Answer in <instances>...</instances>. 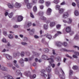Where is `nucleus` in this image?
Masks as SVG:
<instances>
[{
  "instance_id": "obj_1",
  "label": "nucleus",
  "mask_w": 79,
  "mask_h": 79,
  "mask_svg": "<svg viewBox=\"0 0 79 79\" xmlns=\"http://www.w3.org/2000/svg\"><path fill=\"white\" fill-rule=\"evenodd\" d=\"M48 60L49 63L50 64L52 68H54L55 66V64H52V63H53L54 62V60L53 59H48Z\"/></svg>"
},
{
  "instance_id": "obj_2",
  "label": "nucleus",
  "mask_w": 79,
  "mask_h": 79,
  "mask_svg": "<svg viewBox=\"0 0 79 79\" xmlns=\"http://www.w3.org/2000/svg\"><path fill=\"white\" fill-rule=\"evenodd\" d=\"M45 70L44 69H43L41 71V76H43V77H47V75L45 74V73H44V72H45Z\"/></svg>"
},
{
  "instance_id": "obj_3",
  "label": "nucleus",
  "mask_w": 79,
  "mask_h": 79,
  "mask_svg": "<svg viewBox=\"0 0 79 79\" xmlns=\"http://www.w3.org/2000/svg\"><path fill=\"white\" fill-rule=\"evenodd\" d=\"M52 12V9L50 8H48L46 12V14L47 15H51V12Z\"/></svg>"
},
{
  "instance_id": "obj_4",
  "label": "nucleus",
  "mask_w": 79,
  "mask_h": 79,
  "mask_svg": "<svg viewBox=\"0 0 79 79\" xmlns=\"http://www.w3.org/2000/svg\"><path fill=\"white\" fill-rule=\"evenodd\" d=\"M21 6V4L18 2H16L15 5V8H20Z\"/></svg>"
},
{
  "instance_id": "obj_5",
  "label": "nucleus",
  "mask_w": 79,
  "mask_h": 79,
  "mask_svg": "<svg viewBox=\"0 0 79 79\" xmlns=\"http://www.w3.org/2000/svg\"><path fill=\"white\" fill-rule=\"evenodd\" d=\"M23 17L19 15L18 16L17 20L19 22H20V21H23Z\"/></svg>"
},
{
  "instance_id": "obj_6",
  "label": "nucleus",
  "mask_w": 79,
  "mask_h": 79,
  "mask_svg": "<svg viewBox=\"0 0 79 79\" xmlns=\"http://www.w3.org/2000/svg\"><path fill=\"white\" fill-rule=\"evenodd\" d=\"M68 13L67 12H66L63 14V18L64 19H66V18H68Z\"/></svg>"
},
{
  "instance_id": "obj_7",
  "label": "nucleus",
  "mask_w": 79,
  "mask_h": 79,
  "mask_svg": "<svg viewBox=\"0 0 79 79\" xmlns=\"http://www.w3.org/2000/svg\"><path fill=\"white\" fill-rule=\"evenodd\" d=\"M0 69L2 71H6L8 70V69L7 68L3 66H1V67L0 68Z\"/></svg>"
},
{
  "instance_id": "obj_8",
  "label": "nucleus",
  "mask_w": 79,
  "mask_h": 79,
  "mask_svg": "<svg viewBox=\"0 0 79 79\" xmlns=\"http://www.w3.org/2000/svg\"><path fill=\"white\" fill-rule=\"evenodd\" d=\"M32 3H28L27 5V6L28 9H31L32 8Z\"/></svg>"
},
{
  "instance_id": "obj_9",
  "label": "nucleus",
  "mask_w": 79,
  "mask_h": 79,
  "mask_svg": "<svg viewBox=\"0 0 79 79\" xmlns=\"http://www.w3.org/2000/svg\"><path fill=\"white\" fill-rule=\"evenodd\" d=\"M60 34H61V32L60 31H57V33L55 34V35L54 36L53 38H56L58 35Z\"/></svg>"
},
{
  "instance_id": "obj_10",
  "label": "nucleus",
  "mask_w": 79,
  "mask_h": 79,
  "mask_svg": "<svg viewBox=\"0 0 79 79\" xmlns=\"http://www.w3.org/2000/svg\"><path fill=\"white\" fill-rule=\"evenodd\" d=\"M56 44L57 47H60L62 45H63V43H62L60 41H58L56 42Z\"/></svg>"
},
{
  "instance_id": "obj_11",
  "label": "nucleus",
  "mask_w": 79,
  "mask_h": 79,
  "mask_svg": "<svg viewBox=\"0 0 79 79\" xmlns=\"http://www.w3.org/2000/svg\"><path fill=\"white\" fill-rule=\"evenodd\" d=\"M24 74L27 76H29L31 74V72L29 71H27L24 73Z\"/></svg>"
},
{
  "instance_id": "obj_12",
  "label": "nucleus",
  "mask_w": 79,
  "mask_h": 79,
  "mask_svg": "<svg viewBox=\"0 0 79 79\" xmlns=\"http://www.w3.org/2000/svg\"><path fill=\"white\" fill-rule=\"evenodd\" d=\"M42 57L43 59H44L45 60H48V57L45 55H43L42 56Z\"/></svg>"
},
{
  "instance_id": "obj_13",
  "label": "nucleus",
  "mask_w": 79,
  "mask_h": 79,
  "mask_svg": "<svg viewBox=\"0 0 79 79\" xmlns=\"http://www.w3.org/2000/svg\"><path fill=\"white\" fill-rule=\"evenodd\" d=\"M71 28L70 27H68L66 28V31L67 32H71Z\"/></svg>"
},
{
  "instance_id": "obj_14",
  "label": "nucleus",
  "mask_w": 79,
  "mask_h": 79,
  "mask_svg": "<svg viewBox=\"0 0 79 79\" xmlns=\"http://www.w3.org/2000/svg\"><path fill=\"white\" fill-rule=\"evenodd\" d=\"M6 58L8 59V60H11V59H12V56L8 54L6 55Z\"/></svg>"
},
{
  "instance_id": "obj_15",
  "label": "nucleus",
  "mask_w": 79,
  "mask_h": 79,
  "mask_svg": "<svg viewBox=\"0 0 79 79\" xmlns=\"http://www.w3.org/2000/svg\"><path fill=\"white\" fill-rule=\"evenodd\" d=\"M7 6L9 8H10L11 9H13L14 8V6L10 4L9 3L7 5Z\"/></svg>"
},
{
  "instance_id": "obj_16",
  "label": "nucleus",
  "mask_w": 79,
  "mask_h": 79,
  "mask_svg": "<svg viewBox=\"0 0 79 79\" xmlns=\"http://www.w3.org/2000/svg\"><path fill=\"white\" fill-rule=\"evenodd\" d=\"M46 70L48 73H50L52 71V69L50 66H48V67L46 68Z\"/></svg>"
},
{
  "instance_id": "obj_17",
  "label": "nucleus",
  "mask_w": 79,
  "mask_h": 79,
  "mask_svg": "<svg viewBox=\"0 0 79 79\" xmlns=\"http://www.w3.org/2000/svg\"><path fill=\"white\" fill-rule=\"evenodd\" d=\"M43 51L45 53H48L49 49H48V48H44L43 49Z\"/></svg>"
},
{
  "instance_id": "obj_18",
  "label": "nucleus",
  "mask_w": 79,
  "mask_h": 79,
  "mask_svg": "<svg viewBox=\"0 0 79 79\" xmlns=\"http://www.w3.org/2000/svg\"><path fill=\"white\" fill-rule=\"evenodd\" d=\"M64 9H59V13L60 14L63 13L64 11Z\"/></svg>"
},
{
  "instance_id": "obj_19",
  "label": "nucleus",
  "mask_w": 79,
  "mask_h": 79,
  "mask_svg": "<svg viewBox=\"0 0 79 79\" xmlns=\"http://www.w3.org/2000/svg\"><path fill=\"white\" fill-rule=\"evenodd\" d=\"M74 13L75 15L76 16H78L79 15V12H78V11L77 10H75Z\"/></svg>"
},
{
  "instance_id": "obj_20",
  "label": "nucleus",
  "mask_w": 79,
  "mask_h": 79,
  "mask_svg": "<svg viewBox=\"0 0 79 79\" xmlns=\"http://www.w3.org/2000/svg\"><path fill=\"white\" fill-rule=\"evenodd\" d=\"M40 18L41 19H42V20H43L44 21H46V20H47V18H46V17L44 16H41Z\"/></svg>"
},
{
  "instance_id": "obj_21",
  "label": "nucleus",
  "mask_w": 79,
  "mask_h": 79,
  "mask_svg": "<svg viewBox=\"0 0 79 79\" xmlns=\"http://www.w3.org/2000/svg\"><path fill=\"white\" fill-rule=\"evenodd\" d=\"M67 21L68 24H71L72 23V19L70 18L68 19Z\"/></svg>"
},
{
  "instance_id": "obj_22",
  "label": "nucleus",
  "mask_w": 79,
  "mask_h": 79,
  "mask_svg": "<svg viewBox=\"0 0 79 79\" xmlns=\"http://www.w3.org/2000/svg\"><path fill=\"white\" fill-rule=\"evenodd\" d=\"M13 13L11 12L8 15V16L10 18H11L13 17Z\"/></svg>"
},
{
  "instance_id": "obj_23",
  "label": "nucleus",
  "mask_w": 79,
  "mask_h": 79,
  "mask_svg": "<svg viewBox=\"0 0 79 79\" xmlns=\"http://www.w3.org/2000/svg\"><path fill=\"white\" fill-rule=\"evenodd\" d=\"M24 62V60L23 59H21L19 61V63L20 64Z\"/></svg>"
},
{
  "instance_id": "obj_24",
  "label": "nucleus",
  "mask_w": 79,
  "mask_h": 79,
  "mask_svg": "<svg viewBox=\"0 0 79 79\" xmlns=\"http://www.w3.org/2000/svg\"><path fill=\"white\" fill-rule=\"evenodd\" d=\"M37 8L36 6H35L33 7V11L35 12L37 11Z\"/></svg>"
},
{
  "instance_id": "obj_25",
  "label": "nucleus",
  "mask_w": 79,
  "mask_h": 79,
  "mask_svg": "<svg viewBox=\"0 0 79 79\" xmlns=\"http://www.w3.org/2000/svg\"><path fill=\"white\" fill-rule=\"evenodd\" d=\"M55 22H52L50 23V26H51V27H53V26H55Z\"/></svg>"
},
{
  "instance_id": "obj_26",
  "label": "nucleus",
  "mask_w": 79,
  "mask_h": 79,
  "mask_svg": "<svg viewBox=\"0 0 79 79\" xmlns=\"http://www.w3.org/2000/svg\"><path fill=\"white\" fill-rule=\"evenodd\" d=\"M20 72L19 70H17V71H16V75H17V76H18V75H19V74H20Z\"/></svg>"
},
{
  "instance_id": "obj_27",
  "label": "nucleus",
  "mask_w": 79,
  "mask_h": 79,
  "mask_svg": "<svg viewBox=\"0 0 79 79\" xmlns=\"http://www.w3.org/2000/svg\"><path fill=\"white\" fill-rule=\"evenodd\" d=\"M62 45L64 47H66V46L68 45V43H67L66 42H64L63 43H62Z\"/></svg>"
},
{
  "instance_id": "obj_28",
  "label": "nucleus",
  "mask_w": 79,
  "mask_h": 79,
  "mask_svg": "<svg viewBox=\"0 0 79 79\" xmlns=\"http://www.w3.org/2000/svg\"><path fill=\"white\" fill-rule=\"evenodd\" d=\"M21 56L22 57H24V52H22L20 53Z\"/></svg>"
},
{
  "instance_id": "obj_29",
  "label": "nucleus",
  "mask_w": 79,
  "mask_h": 79,
  "mask_svg": "<svg viewBox=\"0 0 79 79\" xmlns=\"http://www.w3.org/2000/svg\"><path fill=\"white\" fill-rule=\"evenodd\" d=\"M7 64V66H8L9 67H10L11 68H12L13 66V64L11 63H8Z\"/></svg>"
},
{
  "instance_id": "obj_30",
  "label": "nucleus",
  "mask_w": 79,
  "mask_h": 79,
  "mask_svg": "<svg viewBox=\"0 0 79 79\" xmlns=\"http://www.w3.org/2000/svg\"><path fill=\"white\" fill-rule=\"evenodd\" d=\"M47 37L49 39H52V35H48L47 36Z\"/></svg>"
},
{
  "instance_id": "obj_31",
  "label": "nucleus",
  "mask_w": 79,
  "mask_h": 79,
  "mask_svg": "<svg viewBox=\"0 0 79 79\" xmlns=\"http://www.w3.org/2000/svg\"><path fill=\"white\" fill-rule=\"evenodd\" d=\"M2 42H4V43H6V39L3 38L2 40Z\"/></svg>"
},
{
  "instance_id": "obj_32",
  "label": "nucleus",
  "mask_w": 79,
  "mask_h": 79,
  "mask_svg": "<svg viewBox=\"0 0 79 79\" xmlns=\"http://www.w3.org/2000/svg\"><path fill=\"white\" fill-rule=\"evenodd\" d=\"M8 37L9 39H12L13 38V35L11 34L9 35Z\"/></svg>"
},
{
  "instance_id": "obj_33",
  "label": "nucleus",
  "mask_w": 79,
  "mask_h": 79,
  "mask_svg": "<svg viewBox=\"0 0 79 79\" xmlns=\"http://www.w3.org/2000/svg\"><path fill=\"white\" fill-rule=\"evenodd\" d=\"M61 50L62 52H69L68 50L64 48H62Z\"/></svg>"
},
{
  "instance_id": "obj_34",
  "label": "nucleus",
  "mask_w": 79,
  "mask_h": 79,
  "mask_svg": "<svg viewBox=\"0 0 79 79\" xmlns=\"http://www.w3.org/2000/svg\"><path fill=\"white\" fill-rule=\"evenodd\" d=\"M46 5L47 6H48L50 5V2H46Z\"/></svg>"
},
{
  "instance_id": "obj_35",
  "label": "nucleus",
  "mask_w": 79,
  "mask_h": 79,
  "mask_svg": "<svg viewBox=\"0 0 79 79\" xmlns=\"http://www.w3.org/2000/svg\"><path fill=\"white\" fill-rule=\"evenodd\" d=\"M44 12L42 11H40L39 13V14L40 16H42V15H44Z\"/></svg>"
},
{
  "instance_id": "obj_36",
  "label": "nucleus",
  "mask_w": 79,
  "mask_h": 79,
  "mask_svg": "<svg viewBox=\"0 0 79 79\" xmlns=\"http://www.w3.org/2000/svg\"><path fill=\"white\" fill-rule=\"evenodd\" d=\"M60 71H61V73H62L63 76H64V72L63 71V70L62 69H61V68H60Z\"/></svg>"
},
{
  "instance_id": "obj_37",
  "label": "nucleus",
  "mask_w": 79,
  "mask_h": 79,
  "mask_svg": "<svg viewBox=\"0 0 79 79\" xmlns=\"http://www.w3.org/2000/svg\"><path fill=\"white\" fill-rule=\"evenodd\" d=\"M8 79H15L13 77H12V76H8L7 77Z\"/></svg>"
},
{
  "instance_id": "obj_38",
  "label": "nucleus",
  "mask_w": 79,
  "mask_h": 79,
  "mask_svg": "<svg viewBox=\"0 0 79 79\" xmlns=\"http://www.w3.org/2000/svg\"><path fill=\"white\" fill-rule=\"evenodd\" d=\"M21 44L22 45H27V43L24 42H21Z\"/></svg>"
},
{
  "instance_id": "obj_39",
  "label": "nucleus",
  "mask_w": 79,
  "mask_h": 79,
  "mask_svg": "<svg viewBox=\"0 0 79 79\" xmlns=\"http://www.w3.org/2000/svg\"><path fill=\"white\" fill-rule=\"evenodd\" d=\"M3 34L4 35H5V36H6V35H8L7 34V32L6 31H4L3 32Z\"/></svg>"
},
{
  "instance_id": "obj_40",
  "label": "nucleus",
  "mask_w": 79,
  "mask_h": 79,
  "mask_svg": "<svg viewBox=\"0 0 79 79\" xmlns=\"http://www.w3.org/2000/svg\"><path fill=\"white\" fill-rule=\"evenodd\" d=\"M44 28L45 29H48V25H44Z\"/></svg>"
},
{
  "instance_id": "obj_41",
  "label": "nucleus",
  "mask_w": 79,
  "mask_h": 79,
  "mask_svg": "<svg viewBox=\"0 0 79 79\" xmlns=\"http://www.w3.org/2000/svg\"><path fill=\"white\" fill-rule=\"evenodd\" d=\"M31 22H28L27 23V26H28V27H29V26H31Z\"/></svg>"
},
{
  "instance_id": "obj_42",
  "label": "nucleus",
  "mask_w": 79,
  "mask_h": 79,
  "mask_svg": "<svg viewBox=\"0 0 79 79\" xmlns=\"http://www.w3.org/2000/svg\"><path fill=\"white\" fill-rule=\"evenodd\" d=\"M60 27H61V25L59 24L57 25L56 26V27L57 29H60Z\"/></svg>"
},
{
  "instance_id": "obj_43",
  "label": "nucleus",
  "mask_w": 79,
  "mask_h": 79,
  "mask_svg": "<svg viewBox=\"0 0 79 79\" xmlns=\"http://www.w3.org/2000/svg\"><path fill=\"white\" fill-rule=\"evenodd\" d=\"M30 16L31 18H34V16L32 12L30 13Z\"/></svg>"
},
{
  "instance_id": "obj_44",
  "label": "nucleus",
  "mask_w": 79,
  "mask_h": 79,
  "mask_svg": "<svg viewBox=\"0 0 79 79\" xmlns=\"http://www.w3.org/2000/svg\"><path fill=\"white\" fill-rule=\"evenodd\" d=\"M77 68H78L77 67V66H74L73 67V69L76 70V69H77Z\"/></svg>"
},
{
  "instance_id": "obj_45",
  "label": "nucleus",
  "mask_w": 79,
  "mask_h": 79,
  "mask_svg": "<svg viewBox=\"0 0 79 79\" xmlns=\"http://www.w3.org/2000/svg\"><path fill=\"white\" fill-rule=\"evenodd\" d=\"M60 8V6L58 5H57L56 6V10H57V9H59V8Z\"/></svg>"
},
{
  "instance_id": "obj_46",
  "label": "nucleus",
  "mask_w": 79,
  "mask_h": 79,
  "mask_svg": "<svg viewBox=\"0 0 79 79\" xmlns=\"http://www.w3.org/2000/svg\"><path fill=\"white\" fill-rule=\"evenodd\" d=\"M13 56H14V58H15V57H16L17 55H17V53H16L15 52L13 54Z\"/></svg>"
},
{
  "instance_id": "obj_47",
  "label": "nucleus",
  "mask_w": 79,
  "mask_h": 79,
  "mask_svg": "<svg viewBox=\"0 0 79 79\" xmlns=\"http://www.w3.org/2000/svg\"><path fill=\"white\" fill-rule=\"evenodd\" d=\"M74 54L77 55V56H78L79 55V53L78 52H74Z\"/></svg>"
},
{
  "instance_id": "obj_48",
  "label": "nucleus",
  "mask_w": 79,
  "mask_h": 79,
  "mask_svg": "<svg viewBox=\"0 0 79 79\" xmlns=\"http://www.w3.org/2000/svg\"><path fill=\"white\" fill-rule=\"evenodd\" d=\"M52 54L53 55H56V53L55 52V51L54 49L52 50Z\"/></svg>"
},
{
  "instance_id": "obj_49",
  "label": "nucleus",
  "mask_w": 79,
  "mask_h": 79,
  "mask_svg": "<svg viewBox=\"0 0 79 79\" xmlns=\"http://www.w3.org/2000/svg\"><path fill=\"white\" fill-rule=\"evenodd\" d=\"M54 3H56V4H57L58 3V0H54Z\"/></svg>"
},
{
  "instance_id": "obj_50",
  "label": "nucleus",
  "mask_w": 79,
  "mask_h": 79,
  "mask_svg": "<svg viewBox=\"0 0 79 79\" xmlns=\"http://www.w3.org/2000/svg\"><path fill=\"white\" fill-rule=\"evenodd\" d=\"M32 1L33 3H37V0H32Z\"/></svg>"
},
{
  "instance_id": "obj_51",
  "label": "nucleus",
  "mask_w": 79,
  "mask_h": 79,
  "mask_svg": "<svg viewBox=\"0 0 79 79\" xmlns=\"http://www.w3.org/2000/svg\"><path fill=\"white\" fill-rule=\"evenodd\" d=\"M73 34H74V31H71L70 32V35H73Z\"/></svg>"
},
{
  "instance_id": "obj_52",
  "label": "nucleus",
  "mask_w": 79,
  "mask_h": 79,
  "mask_svg": "<svg viewBox=\"0 0 79 79\" xmlns=\"http://www.w3.org/2000/svg\"><path fill=\"white\" fill-rule=\"evenodd\" d=\"M32 77L33 79H35V77H36V75L33 74L32 76Z\"/></svg>"
},
{
  "instance_id": "obj_53",
  "label": "nucleus",
  "mask_w": 79,
  "mask_h": 79,
  "mask_svg": "<svg viewBox=\"0 0 79 79\" xmlns=\"http://www.w3.org/2000/svg\"><path fill=\"white\" fill-rule=\"evenodd\" d=\"M14 65L15 66V67L18 68H19V65L16 64H14Z\"/></svg>"
},
{
  "instance_id": "obj_54",
  "label": "nucleus",
  "mask_w": 79,
  "mask_h": 79,
  "mask_svg": "<svg viewBox=\"0 0 79 79\" xmlns=\"http://www.w3.org/2000/svg\"><path fill=\"white\" fill-rule=\"evenodd\" d=\"M72 74H73V71L71 70H70L69 75H71Z\"/></svg>"
},
{
  "instance_id": "obj_55",
  "label": "nucleus",
  "mask_w": 79,
  "mask_h": 79,
  "mask_svg": "<svg viewBox=\"0 0 79 79\" xmlns=\"http://www.w3.org/2000/svg\"><path fill=\"white\" fill-rule=\"evenodd\" d=\"M73 47H74V48H77V50H79V47H78V46H73Z\"/></svg>"
},
{
  "instance_id": "obj_56",
  "label": "nucleus",
  "mask_w": 79,
  "mask_h": 79,
  "mask_svg": "<svg viewBox=\"0 0 79 79\" xmlns=\"http://www.w3.org/2000/svg\"><path fill=\"white\" fill-rule=\"evenodd\" d=\"M39 2L40 3H43L44 1V0H40Z\"/></svg>"
},
{
  "instance_id": "obj_57",
  "label": "nucleus",
  "mask_w": 79,
  "mask_h": 79,
  "mask_svg": "<svg viewBox=\"0 0 79 79\" xmlns=\"http://www.w3.org/2000/svg\"><path fill=\"white\" fill-rule=\"evenodd\" d=\"M73 57L74 58H77V56L75 55H73Z\"/></svg>"
},
{
  "instance_id": "obj_58",
  "label": "nucleus",
  "mask_w": 79,
  "mask_h": 79,
  "mask_svg": "<svg viewBox=\"0 0 79 79\" xmlns=\"http://www.w3.org/2000/svg\"><path fill=\"white\" fill-rule=\"evenodd\" d=\"M61 5H65V2L63 1L61 3Z\"/></svg>"
},
{
  "instance_id": "obj_59",
  "label": "nucleus",
  "mask_w": 79,
  "mask_h": 79,
  "mask_svg": "<svg viewBox=\"0 0 79 79\" xmlns=\"http://www.w3.org/2000/svg\"><path fill=\"white\" fill-rule=\"evenodd\" d=\"M31 33H32V34H34V29H32V30H31Z\"/></svg>"
},
{
  "instance_id": "obj_60",
  "label": "nucleus",
  "mask_w": 79,
  "mask_h": 79,
  "mask_svg": "<svg viewBox=\"0 0 79 79\" xmlns=\"http://www.w3.org/2000/svg\"><path fill=\"white\" fill-rule=\"evenodd\" d=\"M16 53H17V55L18 56H19V55H21V53H20V52H17Z\"/></svg>"
},
{
  "instance_id": "obj_61",
  "label": "nucleus",
  "mask_w": 79,
  "mask_h": 79,
  "mask_svg": "<svg viewBox=\"0 0 79 79\" xmlns=\"http://www.w3.org/2000/svg\"><path fill=\"white\" fill-rule=\"evenodd\" d=\"M42 42L44 43V44H45V43H46V42L45 41V40L44 39H43L42 40Z\"/></svg>"
},
{
  "instance_id": "obj_62",
  "label": "nucleus",
  "mask_w": 79,
  "mask_h": 79,
  "mask_svg": "<svg viewBox=\"0 0 79 79\" xmlns=\"http://www.w3.org/2000/svg\"><path fill=\"white\" fill-rule=\"evenodd\" d=\"M74 39H78V35H75L74 37Z\"/></svg>"
},
{
  "instance_id": "obj_63",
  "label": "nucleus",
  "mask_w": 79,
  "mask_h": 79,
  "mask_svg": "<svg viewBox=\"0 0 79 79\" xmlns=\"http://www.w3.org/2000/svg\"><path fill=\"white\" fill-rule=\"evenodd\" d=\"M40 9L42 10V9H43L44 8V6H43V5L40 6Z\"/></svg>"
},
{
  "instance_id": "obj_64",
  "label": "nucleus",
  "mask_w": 79,
  "mask_h": 79,
  "mask_svg": "<svg viewBox=\"0 0 79 79\" xmlns=\"http://www.w3.org/2000/svg\"><path fill=\"white\" fill-rule=\"evenodd\" d=\"M24 2L26 3H27L29 2V0H24Z\"/></svg>"
}]
</instances>
